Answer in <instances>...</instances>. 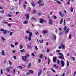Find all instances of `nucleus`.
<instances>
[{
	"label": "nucleus",
	"instance_id": "nucleus-12",
	"mask_svg": "<svg viewBox=\"0 0 76 76\" xmlns=\"http://www.w3.org/2000/svg\"><path fill=\"white\" fill-rule=\"evenodd\" d=\"M70 59H72L73 61H75L76 60V58L75 57H72V56H70L69 57Z\"/></svg>",
	"mask_w": 76,
	"mask_h": 76
},
{
	"label": "nucleus",
	"instance_id": "nucleus-57",
	"mask_svg": "<svg viewBox=\"0 0 76 76\" xmlns=\"http://www.w3.org/2000/svg\"><path fill=\"white\" fill-rule=\"evenodd\" d=\"M18 67H19L20 69H22V67L21 66H18Z\"/></svg>",
	"mask_w": 76,
	"mask_h": 76
},
{
	"label": "nucleus",
	"instance_id": "nucleus-17",
	"mask_svg": "<svg viewBox=\"0 0 76 76\" xmlns=\"http://www.w3.org/2000/svg\"><path fill=\"white\" fill-rule=\"evenodd\" d=\"M28 23V20L24 21L23 22V23H24V24H27V23Z\"/></svg>",
	"mask_w": 76,
	"mask_h": 76
},
{
	"label": "nucleus",
	"instance_id": "nucleus-5",
	"mask_svg": "<svg viewBox=\"0 0 76 76\" xmlns=\"http://www.w3.org/2000/svg\"><path fill=\"white\" fill-rule=\"evenodd\" d=\"M42 33L44 34H47L48 33V31L47 30H44L42 31Z\"/></svg>",
	"mask_w": 76,
	"mask_h": 76
},
{
	"label": "nucleus",
	"instance_id": "nucleus-47",
	"mask_svg": "<svg viewBox=\"0 0 76 76\" xmlns=\"http://www.w3.org/2000/svg\"><path fill=\"white\" fill-rule=\"evenodd\" d=\"M66 29H67V27H66V26H65L64 27V31H66Z\"/></svg>",
	"mask_w": 76,
	"mask_h": 76
},
{
	"label": "nucleus",
	"instance_id": "nucleus-16",
	"mask_svg": "<svg viewBox=\"0 0 76 76\" xmlns=\"http://www.w3.org/2000/svg\"><path fill=\"white\" fill-rule=\"evenodd\" d=\"M44 56V55L42 54H41L39 56V58H40V59H42V57Z\"/></svg>",
	"mask_w": 76,
	"mask_h": 76
},
{
	"label": "nucleus",
	"instance_id": "nucleus-20",
	"mask_svg": "<svg viewBox=\"0 0 76 76\" xmlns=\"http://www.w3.org/2000/svg\"><path fill=\"white\" fill-rule=\"evenodd\" d=\"M63 18H61L60 21V24H62V23H63Z\"/></svg>",
	"mask_w": 76,
	"mask_h": 76
},
{
	"label": "nucleus",
	"instance_id": "nucleus-11",
	"mask_svg": "<svg viewBox=\"0 0 76 76\" xmlns=\"http://www.w3.org/2000/svg\"><path fill=\"white\" fill-rule=\"evenodd\" d=\"M26 16L27 17L26 19H27L28 20V19H29V17H30L29 15V14H26Z\"/></svg>",
	"mask_w": 76,
	"mask_h": 76
},
{
	"label": "nucleus",
	"instance_id": "nucleus-64",
	"mask_svg": "<svg viewBox=\"0 0 76 76\" xmlns=\"http://www.w3.org/2000/svg\"><path fill=\"white\" fill-rule=\"evenodd\" d=\"M64 75H65V73L64 72L61 76H64Z\"/></svg>",
	"mask_w": 76,
	"mask_h": 76
},
{
	"label": "nucleus",
	"instance_id": "nucleus-34",
	"mask_svg": "<svg viewBox=\"0 0 76 76\" xmlns=\"http://www.w3.org/2000/svg\"><path fill=\"white\" fill-rule=\"evenodd\" d=\"M71 12H73V8L72 7L71 8Z\"/></svg>",
	"mask_w": 76,
	"mask_h": 76
},
{
	"label": "nucleus",
	"instance_id": "nucleus-24",
	"mask_svg": "<svg viewBox=\"0 0 76 76\" xmlns=\"http://www.w3.org/2000/svg\"><path fill=\"white\" fill-rule=\"evenodd\" d=\"M23 6L24 7V9H26V5L25 4L23 5Z\"/></svg>",
	"mask_w": 76,
	"mask_h": 76
},
{
	"label": "nucleus",
	"instance_id": "nucleus-63",
	"mask_svg": "<svg viewBox=\"0 0 76 76\" xmlns=\"http://www.w3.org/2000/svg\"><path fill=\"white\" fill-rule=\"evenodd\" d=\"M25 4H28V2H26V1H25Z\"/></svg>",
	"mask_w": 76,
	"mask_h": 76
},
{
	"label": "nucleus",
	"instance_id": "nucleus-42",
	"mask_svg": "<svg viewBox=\"0 0 76 76\" xmlns=\"http://www.w3.org/2000/svg\"><path fill=\"white\" fill-rule=\"evenodd\" d=\"M66 25V22L65 21V19L64 20V26H65Z\"/></svg>",
	"mask_w": 76,
	"mask_h": 76
},
{
	"label": "nucleus",
	"instance_id": "nucleus-22",
	"mask_svg": "<svg viewBox=\"0 0 76 76\" xmlns=\"http://www.w3.org/2000/svg\"><path fill=\"white\" fill-rule=\"evenodd\" d=\"M59 59H64V56H60L59 58Z\"/></svg>",
	"mask_w": 76,
	"mask_h": 76
},
{
	"label": "nucleus",
	"instance_id": "nucleus-41",
	"mask_svg": "<svg viewBox=\"0 0 76 76\" xmlns=\"http://www.w3.org/2000/svg\"><path fill=\"white\" fill-rule=\"evenodd\" d=\"M60 16L61 17H64V14H61Z\"/></svg>",
	"mask_w": 76,
	"mask_h": 76
},
{
	"label": "nucleus",
	"instance_id": "nucleus-25",
	"mask_svg": "<svg viewBox=\"0 0 76 76\" xmlns=\"http://www.w3.org/2000/svg\"><path fill=\"white\" fill-rule=\"evenodd\" d=\"M7 16L8 17H12V15L10 14H8L7 15Z\"/></svg>",
	"mask_w": 76,
	"mask_h": 76
},
{
	"label": "nucleus",
	"instance_id": "nucleus-10",
	"mask_svg": "<svg viewBox=\"0 0 76 76\" xmlns=\"http://www.w3.org/2000/svg\"><path fill=\"white\" fill-rule=\"evenodd\" d=\"M49 23L50 25H52L53 24V21L51 19H49Z\"/></svg>",
	"mask_w": 76,
	"mask_h": 76
},
{
	"label": "nucleus",
	"instance_id": "nucleus-44",
	"mask_svg": "<svg viewBox=\"0 0 76 76\" xmlns=\"http://www.w3.org/2000/svg\"><path fill=\"white\" fill-rule=\"evenodd\" d=\"M13 72L14 74H15V73H16V71L15 69H14L13 70Z\"/></svg>",
	"mask_w": 76,
	"mask_h": 76
},
{
	"label": "nucleus",
	"instance_id": "nucleus-3",
	"mask_svg": "<svg viewBox=\"0 0 76 76\" xmlns=\"http://www.w3.org/2000/svg\"><path fill=\"white\" fill-rule=\"evenodd\" d=\"M58 48L59 49H61V48H62L63 50H64L66 47H65V46H64V45H63L62 43H61V45L59 46Z\"/></svg>",
	"mask_w": 76,
	"mask_h": 76
},
{
	"label": "nucleus",
	"instance_id": "nucleus-9",
	"mask_svg": "<svg viewBox=\"0 0 76 76\" xmlns=\"http://www.w3.org/2000/svg\"><path fill=\"white\" fill-rule=\"evenodd\" d=\"M69 30L70 28H68L66 29V30H65V34H67L69 33Z\"/></svg>",
	"mask_w": 76,
	"mask_h": 76
},
{
	"label": "nucleus",
	"instance_id": "nucleus-35",
	"mask_svg": "<svg viewBox=\"0 0 76 76\" xmlns=\"http://www.w3.org/2000/svg\"><path fill=\"white\" fill-rule=\"evenodd\" d=\"M1 38H2V41H5L6 40V39H5L4 38V37H2Z\"/></svg>",
	"mask_w": 76,
	"mask_h": 76
},
{
	"label": "nucleus",
	"instance_id": "nucleus-30",
	"mask_svg": "<svg viewBox=\"0 0 76 76\" xmlns=\"http://www.w3.org/2000/svg\"><path fill=\"white\" fill-rule=\"evenodd\" d=\"M4 34H7V31L6 30H5L3 32Z\"/></svg>",
	"mask_w": 76,
	"mask_h": 76
},
{
	"label": "nucleus",
	"instance_id": "nucleus-13",
	"mask_svg": "<svg viewBox=\"0 0 76 76\" xmlns=\"http://www.w3.org/2000/svg\"><path fill=\"white\" fill-rule=\"evenodd\" d=\"M5 52H4V50H3L2 51L1 54L2 56H5Z\"/></svg>",
	"mask_w": 76,
	"mask_h": 76
},
{
	"label": "nucleus",
	"instance_id": "nucleus-60",
	"mask_svg": "<svg viewBox=\"0 0 76 76\" xmlns=\"http://www.w3.org/2000/svg\"><path fill=\"white\" fill-rule=\"evenodd\" d=\"M56 53H60V50H57L56 51Z\"/></svg>",
	"mask_w": 76,
	"mask_h": 76
},
{
	"label": "nucleus",
	"instance_id": "nucleus-61",
	"mask_svg": "<svg viewBox=\"0 0 76 76\" xmlns=\"http://www.w3.org/2000/svg\"><path fill=\"white\" fill-rule=\"evenodd\" d=\"M70 18H69L67 19V21H70Z\"/></svg>",
	"mask_w": 76,
	"mask_h": 76
},
{
	"label": "nucleus",
	"instance_id": "nucleus-14",
	"mask_svg": "<svg viewBox=\"0 0 76 76\" xmlns=\"http://www.w3.org/2000/svg\"><path fill=\"white\" fill-rule=\"evenodd\" d=\"M32 20H36L37 19L35 18V17H33L31 18Z\"/></svg>",
	"mask_w": 76,
	"mask_h": 76
},
{
	"label": "nucleus",
	"instance_id": "nucleus-37",
	"mask_svg": "<svg viewBox=\"0 0 76 76\" xmlns=\"http://www.w3.org/2000/svg\"><path fill=\"white\" fill-rule=\"evenodd\" d=\"M48 64H50V59L49 58H48Z\"/></svg>",
	"mask_w": 76,
	"mask_h": 76
},
{
	"label": "nucleus",
	"instance_id": "nucleus-2",
	"mask_svg": "<svg viewBox=\"0 0 76 76\" xmlns=\"http://www.w3.org/2000/svg\"><path fill=\"white\" fill-rule=\"evenodd\" d=\"M30 55L29 54H26V56H22V60L24 61H26L27 60V57H29Z\"/></svg>",
	"mask_w": 76,
	"mask_h": 76
},
{
	"label": "nucleus",
	"instance_id": "nucleus-29",
	"mask_svg": "<svg viewBox=\"0 0 76 76\" xmlns=\"http://www.w3.org/2000/svg\"><path fill=\"white\" fill-rule=\"evenodd\" d=\"M53 36L54 39L55 40H56V35H55V34H53Z\"/></svg>",
	"mask_w": 76,
	"mask_h": 76
},
{
	"label": "nucleus",
	"instance_id": "nucleus-21",
	"mask_svg": "<svg viewBox=\"0 0 76 76\" xmlns=\"http://www.w3.org/2000/svg\"><path fill=\"white\" fill-rule=\"evenodd\" d=\"M29 72L30 74L31 73V74H34V71L32 70H30L29 71Z\"/></svg>",
	"mask_w": 76,
	"mask_h": 76
},
{
	"label": "nucleus",
	"instance_id": "nucleus-50",
	"mask_svg": "<svg viewBox=\"0 0 76 76\" xmlns=\"http://www.w3.org/2000/svg\"><path fill=\"white\" fill-rule=\"evenodd\" d=\"M13 57V58L14 60H16V56H14Z\"/></svg>",
	"mask_w": 76,
	"mask_h": 76
},
{
	"label": "nucleus",
	"instance_id": "nucleus-36",
	"mask_svg": "<svg viewBox=\"0 0 76 76\" xmlns=\"http://www.w3.org/2000/svg\"><path fill=\"white\" fill-rule=\"evenodd\" d=\"M49 51H50V49L49 48H47L46 50V52L49 53Z\"/></svg>",
	"mask_w": 76,
	"mask_h": 76
},
{
	"label": "nucleus",
	"instance_id": "nucleus-49",
	"mask_svg": "<svg viewBox=\"0 0 76 76\" xmlns=\"http://www.w3.org/2000/svg\"><path fill=\"white\" fill-rule=\"evenodd\" d=\"M59 55H60V56H63V54H62L61 53H59Z\"/></svg>",
	"mask_w": 76,
	"mask_h": 76
},
{
	"label": "nucleus",
	"instance_id": "nucleus-39",
	"mask_svg": "<svg viewBox=\"0 0 76 76\" xmlns=\"http://www.w3.org/2000/svg\"><path fill=\"white\" fill-rule=\"evenodd\" d=\"M72 38V35L70 34L69 37V39H71Z\"/></svg>",
	"mask_w": 76,
	"mask_h": 76
},
{
	"label": "nucleus",
	"instance_id": "nucleus-59",
	"mask_svg": "<svg viewBox=\"0 0 76 76\" xmlns=\"http://www.w3.org/2000/svg\"><path fill=\"white\" fill-rule=\"evenodd\" d=\"M47 57L45 56V60H47Z\"/></svg>",
	"mask_w": 76,
	"mask_h": 76
},
{
	"label": "nucleus",
	"instance_id": "nucleus-53",
	"mask_svg": "<svg viewBox=\"0 0 76 76\" xmlns=\"http://www.w3.org/2000/svg\"><path fill=\"white\" fill-rule=\"evenodd\" d=\"M57 2L58 3V4H61V2H60V1H58Z\"/></svg>",
	"mask_w": 76,
	"mask_h": 76
},
{
	"label": "nucleus",
	"instance_id": "nucleus-8",
	"mask_svg": "<svg viewBox=\"0 0 76 76\" xmlns=\"http://www.w3.org/2000/svg\"><path fill=\"white\" fill-rule=\"evenodd\" d=\"M57 58V57H54L53 58V61L54 63H55L56 61Z\"/></svg>",
	"mask_w": 76,
	"mask_h": 76
},
{
	"label": "nucleus",
	"instance_id": "nucleus-28",
	"mask_svg": "<svg viewBox=\"0 0 76 76\" xmlns=\"http://www.w3.org/2000/svg\"><path fill=\"white\" fill-rule=\"evenodd\" d=\"M24 51H25V49H24L22 50H20V52H21V53H23V52H24Z\"/></svg>",
	"mask_w": 76,
	"mask_h": 76
},
{
	"label": "nucleus",
	"instance_id": "nucleus-32",
	"mask_svg": "<svg viewBox=\"0 0 76 76\" xmlns=\"http://www.w3.org/2000/svg\"><path fill=\"white\" fill-rule=\"evenodd\" d=\"M31 4L32 6H33V7H34V6H35V4H34V2H32L31 3Z\"/></svg>",
	"mask_w": 76,
	"mask_h": 76
},
{
	"label": "nucleus",
	"instance_id": "nucleus-19",
	"mask_svg": "<svg viewBox=\"0 0 76 76\" xmlns=\"http://www.w3.org/2000/svg\"><path fill=\"white\" fill-rule=\"evenodd\" d=\"M27 47L28 48H31V46L29 44H28L27 45Z\"/></svg>",
	"mask_w": 76,
	"mask_h": 76
},
{
	"label": "nucleus",
	"instance_id": "nucleus-15",
	"mask_svg": "<svg viewBox=\"0 0 76 76\" xmlns=\"http://www.w3.org/2000/svg\"><path fill=\"white\" fill-rule=\"evenodd\" d=\"M42 0H40L38 1V2H37V3L38 4H41V3H42Z\"/></svg>",
	"mask_w": 76,
	"mask_h": 76
},
{
	"label": "nucleus",
	"instance_id": "nucleus-54",
	"mask_svg": "<svg viewBox=\"0 0 76 76\" xmlns=\"http://www.w3.org/2000/svg\"><path fill=\"white\" fill-rule=\"evenodd\" d=\"M57 62L58 64H60V60H57Z\"/></svg>",
	"mask_w": 76,
	"mask_h": 76
},
{
	"label": "nucleus",
	"instance_id": "nucleus-1",
	"mask_svg": "<svg viewBox=\"0 0 76 76\" xmlns=\"http://www.w3.org/2000/svg\"><path fill=\"white\" fill-rule=\"evenodd\" d=\"M26 34H29V37L28 38V41H31V37L32 36V32H30L29 31L27 30L26 31Z\"/></svg>",
	"mask_w": 76,
	"mask_h": 76
},
{
	"label": "nucleus",
	"instance_id": "nucleus-62",
	"mask_svg": "<svg viewBox=\"0 0 76 76\" xmlns=\"http://www.w3.org/2000/svg\"><path fill=\"white\" fill-rule=\"evenodd\" d=\"M4 13V10H2L1 12V13L2 14Z\"/></svg>",
	"mask_w": 76,
	"mask_h": 76
},
{
	"label": "nucleus",
	"instance_id": "nucleus-26",
	"mask_svg": "<svg viewBox=\"0 0 76 76\" xmlns=\"http://www.w3.org/2000/svg\"><path fill=\"white\" fill-rule=\"evenodd\" d=\"M53 18L54 19H56L57 18V16H56V15H53Z\"/></svg>",
	"mask_w": 76,
	"mask_h": 76
},
{
	"label": "nucleus",
	"instance_id": "nucleus-7",
	"mask_svg": "<svg viewBox=\"0 0 76 76\" xmlns=\"http://www.w3.org/2000/svg\"><path fill=\"white\" fill-rule=\"evenodd\" d=\"M6 72H7V73H8V72H10V68L9 67H6Z\"/></svg>",
	"mask_w": 76,
	"mask_h": 76
},
{
	"label": "nucleus",
	"instance_id": "nucleus-56",
	"mask_svg": "<svg viewBox=\"0 0 76 76\" xmlns=\"http://www.w3.org/2000/svg\"><path fill=\"white\" fill-rule=\"evenodd\" d=\"M9 63L10 64V65H12V62H11V61H9Z\"/></svg>",
	"mask_w": 76,
	"mask_h": 76
},
{
	"label": "nucleus",
	"instance_id": "nucleus-51",
	"mask_svg": "<svg viewBox=\"0 0 76 76\" xmlns=\"http://www.w3.org/2000/svg\"><path fill=\"white\" fill-rule=\"evenodd\" d=\"M35 34L36 35H38L39 34V33L38 32H37L35 33Z\"/></svg>",
	"mask_w": 76,
	"mask_h": 76
},
{
	"label": "nucleus",
	"instance_id": "nucleus-46",
	"mask_svg": "<svg viewBox=\"0 0 76 76\" xmlns=\"http://www.w3.org/2000/svg\"><path fill=\"white\" fill-rule=\"evenodd\" d=\"M35 49H36V51H37V50H38V48H37V46H35Z\"/></svg>",
	"mask_w": 76,
	"mask_h": 76
},
{
	"label": "nucleus",
	"instance_id": "nucleus-23",
	"mask_svg": "<svg viewBox=\"0 0 76 76\" xmlns=\"http://www.w3.org/2000/svg\"><path fill=\"white\" fill-rule=\"evenodd\" d=\"M36 12H37V11L35 10H33L32 12V14H35V13Z\"/></svg>",
	"mask_w": 76,
	"mask_h": 76
},
{
	"label": "nucleus",
	"instance_id": "nucleus-31",
	"mask_svg": "<svg viewBox=\"0 0 76 76\" xmlns=\"http://www.w3.org/2000/svg\"><path fill=\"white\" fill-rule=\"evenodd\" d=\"M41 75V71H40L38 73V76H40Z\"/></svg>",
	"mask_w": 76,
	"mask_h": 76
},
{
	"label": "nucleus",
	"instance_id": "nucleus-38",
	"mask_svg": "<svg viewBox=\"0 0 76 76\" xmlns=\"http://www.w3.org/2000/svg\"><path fill=\"white\" fill-rule=\"evenodd\" d=\"M66 62L67 66H69V61H67Z\"/></svg>",
	"mask_w": 76,
	"mask_h": 76
},
{
	"label": "nucleus",
	"instance_id": "nucleus-6",
	"mask_svg": "<svg viewBox=\"0 0 76 76\" xmlns=\"http://www.w3.org/2000/svg\"><path fill=\"white\" fill-rule=\"evenodd\" d=\"M44 22V19L42 18L40 19L39 22L40 23H43Z\"/></svg>",
	"mask_w": 76,
	"mask_h": 76
},
{
	"label": "nucleus",
	"instance_id": "nucleus-18",
	"mask_svg": "<svg viewBox=\"0 0 76 76\" xmlns=\"http://www.w3.org/2000/svg\"><path fill=\"white\" fill-rule=\"evenodd\" d=\"M31 63H30L27 66V68H30V67H31Z\"/></svg>",
	"mask_w": 76,
	"mask_h": 76
},
{
	"label": "nucleus",
	"instance_id": "nucleus-27",
	"mask_svg": "<svg viewBox=\"0 0 76 76\" xmlns=\"http://www.w3.org/2000/svg\"><path fill=\"white\" fill-rule=\"evenodd\" d=\"M23 46H22V45H20V49H22V48H23Z\"/></svg>",
	"mask_w": 76,
	"mask_h": 76
},
{
	"label": "nucleus",
	"instance_id": "nucleus-58",
	"mask_svg": "<svg viewBox=\"0 0 76 76\" xmlns=\"http://www.w3.org/2000/svg\"><path fill=\"white\" fill-rule=\"evenodd\" d=\"M32 56L33 57H35V54H34V53H32Z\"/></svg>",
	"mask_w": 76,
	"mask_h": 76
},
{
	"label": "nucleus",
	"instance_id": "nucleus-40",
	"mask_svg": "<svg viewBox=\"0 0 76 76\" xmlns=\"http://www.w3.org/2000/svg\"><path fill=\"white\" fill-rule=\"evenodd\" d=\"M38 63H40L41 62V60L40 59H39L38 60Z\"/></svg>",
	"mask_w": 76,
	"mask_h": 76
},
{
	"label": "nucleus",
	"instance_id": "nucleus-45",
	"mask_svg": "<svg viewBox=\"0 0 76 76\" xmlns=\"http://www.w3.org/2000/svg\"><path fill=\"white\" fill-rule=\"evenodd\" d=\"M42 14L40 12H39L38 13V16H41V15Z\"/></svg>",
	"mask_w": 76,
	"mask_h": 76
},
{
	"label": "nucleus",
	"instance_id": "nucleus-43",
	"mask_svg": "<svg viewBox=\"0 0 76 76\" xmlns=\"http://www.w3.org/2000/svg\"><path fill=\"white\" fill-rule=\"evenodd\" d=\"M11 46L12 48H14V47H15V46H14V45L12 44H11Z\"/></svg>",
	"mask_w": 76,
	"mask_h": 76
},
{
	"label": "nucleus",
	"instance_id": "nucleus-48",
	"mask_svg": "<svg viewBox=\"0 0 76 76\" xmlns=\"http://www.w3.org/2000/svg\"><path fill=\"white\" fill-rule=\"evenodd\" d=\"M53 67H56V69H58V66H56V65H54L53 66Z\"/></svg>",
	"mask_w": 76,
	"mask_h": 76
},
{
	"label": "nucleus",
	"instance_id": "nucleus-4",
	"mask_svg": "<svg viewBox=\"0 0 76 76\" xmlns=\"http://www.w3.org/2000/svg\"><path fill=\"white\" fill-rule=\"evenodd\" d=\"M61 63L62 67H64V65H65V62L63 60H61Z\"/></svg>",
	"mask_w": 76,
	"mask_h": 76
},
{
	"label": "nucleus",
	"instance_id": "nucleus-55",
	"mask_svg": "<svg viewBox=\"0 0 76 76\" xmlns=\"http://www.w3.org/2000/svg\"><path fill=\"white\" fill-rule=\"evenodd\" d=\"M1 74L2 75V74L3 73V70L2 69H1Z\"/></svg>",
	"mask_w": 76,
	"mask_h": 76
},
{
	"label": "nucleus",
	"instance_id": "nucleus-52",
	"mask_svg": "<svg viewBox=\"0 0 76 76\" xmlns=\"http://www.w3.org/2000/svg\"><path fill=\"white\" fill-rule=\"evenodd\" d=\"M51 70L54 73H56V71H55V70H54L53 68H51Z\"/></svg>",
	"mask_w": 76,
	"mask_h": 76
},
{
	"label": "nucleus",
	"instance_id": "nucleus-33",
	"mask_svg": "<svg viewBox=\"0 0 76 76\" xmlns=\"http://www.w3.org/2000/svg\"><path fill=\"white\" fill-rule=\"evenodd\" d=\"M43 41H44V40H39V42L40 43H43Z\"/></svg>",
	"mask_w": 76,
	"mask_h": 76
}]
</instances>
